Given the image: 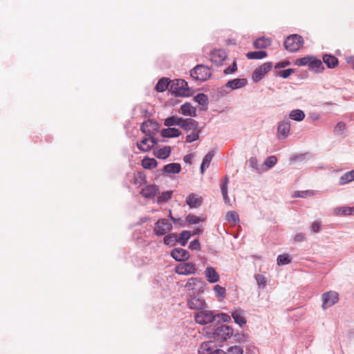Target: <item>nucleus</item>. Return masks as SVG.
Masks as SVG:
<instances>
[{
    "mask_svg": "<svg viewBox=\"0 0 354 354\" xmlns=\"http://www.w3.org/2000/svg\"><path fill=\"white\" fill-rule=\"evenodd\" d=\"M141 165L145 169H151L157 167L158 162L153 158L144 157Z\"/></svg>",
    "mask_w": 354,
    "mask_h": 354,
    "instance_id": "nucleus-27",
    "label": "nucleus"
},
{
    "mask_svg": "<svg viewBox=\"0 0 354 354\" xmlns=\"http://www.w3.org/2000/svg\"><path fill=\"white\" fill-rule=\"evenodd\" d=\"M213 290H214L216 297H225V293H226V290H225V288H223L219 285H216V286H214Z\"/></svg>",
    "mask_w": 354,
    "mask_h": 354,
    "instance_id": "nucleus-47",
    "label": "nucleus"
},
{
    "mask_svg": "<svg viewBox=\"0 0 354 354\" xmlns=\"http://www.w3.org/2000/svg\"><path fill=\"white\" fill-rule=\"evenodd\" d=\"M248 84L246 78H236L229 80L225 85V88L236 90L245 86Z\"/></svg>",
    "mask_w": 354,
    "mask_h": 354,
    "instance_id": "nucleus-13",
    "label": "nucleus"
},
{
    "mask_svg": "<svg viewBox=\"0 0 354 354\" xmlns=\"http://www.w3.org/2000/svg\"><path fill=\"white\" fill-rule=\"evenodd\" d=\"M194 100L198 104L203 106V109H207L208 104V97L204 93H198L196 96H194Z\"/></svg>",
    "mask_w": 354,
    "mask_h": 354,
    "instance_id": "nucleus-34",
    "label": "nucleus"
},
{
    "mask_svg": "<svg viewBox=\"0 0 354 354\" xmlns=\"http://www.w3.org/2000/svg\"><path fill=\"white\" fill-rule=\"evenodd\" d=\"M190 75L196 80L206 81L211 76L210 68L203 64H198L190 71Z\"/></svg>",
    "mask_w": 354,
    "mask_h": 354,
    "instance_id": "nucleus-3",
    "label": "nucleus"
},
{
    "mask_svg": "<svg viewBox=\"0 0 354 354\" xmlns=\"http://www.w3.org/2000/svg\"><path fill=\"white\" fill-rule=\"evenodd\" d=\"M305 113L301 109H294L289 113L290 119L301 122L305 118Z\"/></svg>",
    "mask_w": 354,
    "mask_h": 354,
    "instance_id": "nucleus-32",
    "label": "nucleus"
},
{
    "mask_svg": "<svg viewBox=\"0 0 354 354\" xmlns=\"http://www.w3.org/2000/svg\"><path fill=\"white\" fill-rule=\"evenodd\" d=\"M322 308L326 309L335 305L339 301V294L335 291H328L322 296Z\"/></svg>",
    "mask_w": 354,
    "mask_h": 354,
    "instance_id": "nucleus-6",
    "label": "nucleus"
},
{
    "mask_svg": "<svg viewBox=\"0 0 354 354\" xmlns=\"http://www.w3.org/2000/svg\"><path fill=\"white\" fill-rule=\"evenodd\" d=\"M204 274L207 280L211 283L218 282L220 280L218 273L212 266L207 267Z\"/></svg>",
    "mask_w": 354,
    "mask_h": 354,
    "instance_id": "nucleus-18",
    "label": "nucleus"
},
{
    "mask_svg": "<svg viewBox=\"0 0 354 354\" xmlns=\"http://www.w3.org/2000/svg\"><path fill=\"white\" fill-rule=\"evenodd\" d=\"M172 195V191H167L162 192L158 198L157 202L158 203H162L167 202Z\"/></svg>",
    "mask_w": 354,
    "mask_h": 354,
    "instance_id": "nucleus-43",
    "label": "nucleus"
},
{
    "mask_svg": "<svg viewBox=\"0 0 354 354\" xmlns=\"http://www.w3.org/2000/svg\"><path fill=\"white\" fill-rule=\"evenodd\" d=\"M178 242V239L176 234H170L165 236L164 243L168 245H175Z\"/></svg>",
    "mask_w": 354,
    "mask_h": 354,
    "instance_id": "nucleus-37",
    "label": "nucleus"
},
{
    "mask_svg": "<svg viewBox=\"0 0 354 354\" xmlns=\"http://www.w3.org/2000/svg\"><path fill=\"white\" fill-rule=\"evenodd\" d=\"M218 316L220 317L225 322H230L231 319L230 317L225 313H221Z\"/></svg>",
    "mask_w": 354,
    "mask_h": 354,
    "instance_id": "nucleus-63",
    "label": "nucleus"
},
{
    "mask_svg": "<svg viewBox=\"0 0 354 354\" xmlns=\"http://www.w3.org/2000/svg\"><path fill=\"white\" fill-rule=\"evenodd\" d=\"M183 118H178L176 116H171L165 120L164 124L166 127H172L174 125H178L180 127L182 123Z\"/></svg>",
    "mask_w": 354,
    "mask_h": 354,
    "instance_id": "nucleus-35",
    "label": "nucleus"
},
{
    "mask_svg": "<svg viewBox=\"0 0 354 354\" xmlns=\"http://www.w3.org/2000/svg\"><path fill=\"white\" fill-rule=\"evenodd\" d=\"M233 333L234 330L231 326L221 325L215 330L214 336L217 340L225 341L233 335Z\"/></svg>",
    "mask_w": 354,
    "mask_h": 354,
    "instance_id": "nucleus-5",
    "label": "nucleus"
},
{
    "mask_svg": "<svg viewBox=\"0 0 354 354\" xmlns=\"http://www.w3.org/2000/svg\"><path fill=\"white\" fill-rule=\"evenodd\" d=\"M268 54L264 50L251 51L246 54V57L249 59H261L267 57Z\"/></svg>",
    "mask_w": 354,
    "mask_h": 354,
    "instance_id": "nucleus-33",
    "label": "nucleus"
},
{
    "mask_svg": "<svg viewBox=\"0 0 354 354\" xmlns=\"http://www.w3.org/2000/svg\"><path fill=\"white\" fill-rule=\"evenodd\" d=\"M272 68V62H265L260 66L255 68L252 73V79L254 82H257L261 80L265 74L268 73Z\"/></svg>",
    "mask_w": 354,
    "mask_h": 354,
    "instance_id": "nucleus-9",
    "label": "nucleus"
},
{
    "mask_svg": "<svg viewBox=\"0 0 354 354\" xmlns=\"http://www.w3.org/2000/svg\"><path fill=\"white\" fill-rule=\"evenodd\" d=\"M255 279L259 285V286L261 288H264L266 285V278L262 274H256Z\"/></svg>",
    "mask_w": 354,
    "mask_h": 354,
    "instance_id": "nucleus-51",
    "label": "nucleus"
},
{
    "mask_svg": "<svg viewBox=\"0 0 354 354\" xmlns=\"http://www.w3.org/2000/svg\"><path fill=\"white\" fill-rule=\"evenodd\" d=\"M237 71V64L236 62H234L231 65H230L228 67H227L224 70V74L225 75H230L232 74L233 73L236 72Z\"/></svg>",
    "mask_w": 354,
    "mask_h": 354,
    "instance_id": "nucleus-52",
    "label": "nucleus"
},
{
    "mask_svg": "<svg viewBox=\"0 0 354 354\" xmlns=\"http://www.w3.org/2000/svg\"><path fill=\"white\" fill-rule=\"evenodd\" d=\"M229 183V177L228 176H225L224 179L223 180V182L221 185V193L223 197L224 202L226 204L230 203V199L228 196V192H227V186Z\"/></svg>",
    "mask_w": 354,
    "mask_h": 354,
    "instance_id": "nucleus-25",
    "label": "nucleus"
},
{
    "mask_svg": "<svg viewBox=\"0 0 354 354\" xmlns=\"http://www.w3.org/2000/svg\"><path fill=\"white\" fill-rule=\"evenodd\" d=\"M160 124L153 120L143 122L140 127L141 131L147 136H151L160 129Z\"/></svg>",
    "mask_w": 354,
    "mask_h": 354,
    "instance_id": "nucleus-7",
    "label": "nucleus"
},
{
    "mask_svg": "<svg viewBox=\"0 0 354 354\" xmlns=\"http://www.w3.org/2000/svg\"><path fill=\"white\" fill-rule=\"evenodd\" d=\"M193 158H194L193 154H192V153L187 154L186 156H184L183 160L186 163H188L190 165V164H192V160Z\"/></svg>",
    "mask_w": 354,
    "mask_h": 354,
    "instance_id": "nucleus-61",
    "label": "nucleus"
},
{
    "mask_svg": "<svg viewBox=\"0 0 354 354\" xmlns=\"http://www.w3.org/2000/svg\"><path fill=\"white\" fill-rule=\"evenodd\" d=\"M189 248L192 250H199L201 249L200 242L197 239L194 240L189 243Z\"/></svg>",
    "mask_w": 354,
    "mask_h": 354,
    "instance_id": "nucleus-55",
    "label": "nucleus"
},
{
    "mask_svg": "<svg viewBox=\"0 0 354 354\" xmlns=\"http://www.w3.org/2000/svg\"><path fill=\"white\" fill-rule=\"evenodd\" d=\"M171 223H156L153 232L156 235H164L171 230Z\"/></svg>",
    "mask_w": 354,
    "mask_h": 354,
    "instance_id": "nucleus-16",
    "label": "nucleus"
},
{
    "mask_svg": "<svg viewBox=\"0 0 354 354\" xmlns=\"http://www.w3.org/2000/svg\"><path fill=\"white\" fill-rule=\"evenodd\" d=\"M315 194V192L314 190L296 191L292 195V197L307 198L314 196Z\"/></svg>",
    "mask_w": 354,
    "mask_h": 354,
    "instance_id": "nucleus-38",
    "label": "nucleus"
},
{
    "mask_svg": "<svg viewBox=\"0 0 354 354\" xmlns=\"http://www.w3.org/2000/svg\"><path fill=\"white\" fill-rule=\"evenodd\" d=\"M185 221H205V218L196 216L195 215L189 214Z\"/></svg>",
    "mask_w": 354,
    "mask_h": 354,
    "instance_id": "nucleus-57",
    "label": "nucleus"
},
{
    "mask_svg": "<svg viewBox=\"0 0 354 354\" xmlns=\"http://www.w3.org/2000/svg\"><path fill=\"white\" fill-rule=\"evenodd\" d=\"M180 109L182 113L184 115L196 117V109L192 106L189 103H185L181 105Z\"/></svg>",
    "mask_w": 354,
    "mask_h": 354,
    "instance_id": "nucleus-26",
    "label": "nucleus"
},
{
    "mask_svg": "<svg viewBox=\"0 0 354 354\" xmlns=\"http://www.w3.org/2000/svg\"><path fill=\"white\" fill-rule=\"evenodd\" d=\"M250 167L255 171H258V161L256 158H251L249 162Z\"/></svg>",
    "mask_w": 354,
    "mask_h": 354,
    "instance_id": "nucleus-56",
    "label": "nucleus"
},
{
    "mask_svg": "<svg viewBox=\"0 0 354 354\" xmlns=\"http://www.w3.org/2000/svg\"><path fill=\"white\" fill-rule=\"evenodd\" d=\"M150 138H144L140 142H137V147L142 151L147 152L153 148V145H150Z\"/></svg>",
    "mask_w": 354,
    "mask_h": 354,
    "instance_id": "nucleus-29",
    "label": "nucleus"
},
{
    "mask_svg": "<svg viewBox=\"0 0 354 354\" xmlns=\"http://www.w3.org/2000/svg\"><path fill=\"white\" fill-rule=\"evenodd\" d=\"M171 91L176 96L187 97L190 92L187 86V82L182 79H176L172 81L170 86Z\"/></svg>",
    "mask_w": 354,
    "mask_h": 354,
    "instance_id": "nucleus-2",
    "label": "nucleus"
},
{
    "mask_svg": "<svg viewBox=\"0 0 354 354\" xmlns=\"http://www.w3.org/2000/svg\"><path fill=\"white\" fill-rule=\"evenodd\" d=\"M171 256L178 261H184L189 259V252L183 248H174L171 252Z\"/></svg>",
    "mask_w": 354,
    "mask_h": 354,
    "instance_id": "nucleus-14",
    "label": "nucleus"
},
{
    "mask_svg": "<svg viewBox=\"0 0 354 354\" xmlns=\"http://www.w3.org/2000/svg\"><path fill=\"white\" fill-rule=\"evenodd\" d=\"M304 44V39L301 36L297 34L290 35L286 37L283 45L285 48L292 53L299 50Z\"/></svg>",
    "mask_w": 354,
    "mask_h": 354,
    "instance_id": "nucleus-1",
    "label": "nucleus"
},
{
    "mask_svg": "<svg viewBox=\"0 0 354 354\" xmlns=\"http://www.w3.org/2000/svg\"><path fill=\"white\" fill-rule=\"evenodd\" d=\"M169 81L168 78L162 77L160 79L156 86V89L158 92L165 91L169 85Z\"/></svg>",
    "mask_w": 354,
    "mask_h": 354,
    "instance_id": "nucleus-36",
    "label": "nucleus"
},
{
    "mask_svg": "<svg viewBox=\"0 0 354 354\" xmlns=\"http://www.w3.org/2000/svg\"><path fill=\"white\" fill-rule=\"evenodd\" d=\"M308 153H301L292 156L290 158V162H300L304 161L305 160V158Z\"/></svg>",
    "mask_w": 354,
    "mask_h": 354,
    "instance_id": "nucleus-53",
    "label": "nucleus"
},
{
    "mask_svg": "<svg viewBox=\"0 0 354 354\" xmlns=\"http://www.w3.org/2000/svg\"><path fill=\"white\" fill-rule=\"evenodd\" d=\"M225 53L221 50L213 51L212 53V62H221L225 59Z\"/></svg>",
    "mask_w": 354,
    "mask_h": 354,
    "instance_id": "nucleus-41",
    "label": "nucleus"
},
{
    "mask_svg": "<svg viewBox=\"0 0 354 354\" xmlns=\"http://www.w3.org/2000/svg\"><path fill=\"white\" fill-rule=\"evenodd\" d=\"M187 305L191 309H202L205 306V302L203 299L193 297L187 301Z\"/></svg>",
    "mask_w": 354,
    "mask_h": 354,
    "instance_id": "nucleus-20",
    "label": "nucleus"
},
{
    "mask_svg": "<svg viewBox=\"0 0 354 354\" xmlns=\"http://www.w3.org/2000/svg\"><path fill=\"white\" fill-rule=\"evenodd\" d=\"M354 180V170H351L344 173L339 180L340 185H346Z\"/></svg>",
    "mask_w": 354,
    "mask_h": 354,
    "instance_id": "nucleus-31",
    "label": "nucleus"
},
{
    "mask_svg": "<svg viewBox=\"0 0 354 354\" xmlns=\"http://www.w3.org/2000/svg\"><path fill=\"white\" fill-rule=\"evenodd\" d=\"M310 57L311 56H305L304 57H301V58H299V59H297L295 62V64L299 66H309V62L310 61Z\"/></svg>",
    "mask_w": 354,
    "mask_h": 354,
    "instance_id": "nucleus-49",
    "label": "nucleus"
},
{
    "mask_svg": "<svg viewBox=\"0 0 354 354\" xmlns=\"http://www.w3.org/2000/svg\"><path fill=\"white\" fill-rule=\"evenodd\" d=\"M191 237V232L190 231H183L180 233V236L178 239V242L183 246H185L187 244V241Z\"/></svg>",
    "mask_w": 354,
    "mask_h": 354,
    "instance_id": "nucleus-39",
    "label": "nucleus"
},
{
    "mask_svg": "<svg viewBox=\"0 0 354 354\" xmlns=\"http://www.w3.org/2000/svg\"><path fill=\"white\" fill-rule=\"evenodd\" d=\"M225 221H239V214L234 211L228 212L225 215Z\"/></svg>",
    "mask_w": 354,
    "mask_h": 354,
    "instance_id": "nucleus-46",
    "label": "nucleus"
},
{
    "mask_svg": "<svg viewBox=\"0 0 354 354\" xmlns=\"http://www.w3.org/2000/svg\"><path fill=\"white\" fill-rule=\"evenodd\" d=\"M203 198L198 195L192 193L186 197V203L190 208H196L201 205Z\"/></svg>",
    "mask_w": 354,
    "mask_h": 354,
    "instance_id": "nucleus-15",
    "label": "nucleus"
},
{
    "mask_svg": "<svg viewBox=\"0 0 354 354\" xmlns=\"http://www.w3.org/2000/svg\"><path fill=\"white\" fill-rule=\"evenodd\" d=\"M181 171V166L179 163H169L165 165L162 169V173L166 174H179Z\"/></svg>",
    "mask_w": 354,
    "mask_h": 354,
    "instance_id": "nucleus-24",
    "label": "nucleus"
},
{
    "mask_svg": "<svg viewBox=\"0 0 354 354\" xmlns=\"http://www.w3.org/2000/svg\"><path fill=\"white\" fill-rule=\"evenodd\" d=\"M206 283L199 278H190L188 279L185 288L187 291L192 292L194 295L203 292Z\"/></svg>",
    "mask_w": 354,
    "mask_h": 354,
    "instance_id": "nucleus-4",
    "label": "nucleus"
},
{
    "mask_svg": "<svg viewBox=\"0 0 354 354\" xmlns=\"http://www.w3.org/2000/svg\"><path fill=\"white\" fill-rule=\"evenodd\" d=\"M232 316L234 319V322L240 326H243L246 324V319L243 316L242 310H235L232 313Z\"/></svg>",
    "mask_w": 354,
    "mask_h": 354,
    "instance_id": "nucleus-30",
    "label": "nucleus"
},
{
    "mask_svg": "<svg viewBox=\"0 0 354 354\" xmlns=\"http://www.w3.org/2000/svg\"><path fill=\"white\" fill-rule=\"evenodd\" d=\"M290 122L288 120L286 119L281 121L277 127V136L280 139L286 138L290 134Z\"/></svg>",
    "mask_w": 354,
    "mask_h": 354,
    "instance_id": "nucleus-10",
    "label": "nucleus"
},
{
    "mask_svg": "<svg viewBox=\"0 0 354 354\" xmlns=\"http://www.w3.org/2000/svg\"><path fill=\"white\" fill-rule=\"evenodd\" d=\"M346 124L344 122H339L335 127L334 133L337 136H342L346 131Z\"/></svg>",
    "mask_w": 354,
    "mask_h": 354,
    "instance_id": "nucleus-42",
    "label": "nucleus"
},
{
    "mask_svg": "<svg viewBox=\"0 0 354 354\" xmlns=\"http://www.w3.org/2000/svg\"><path fill=\"white\" fill-rule=\"evenodd\" d=\"M270 44L271 41L269 39L265 37H261L253 42V46L255 48H266L269 46Z\"/></svg>",
    "mask_w": 354,
    "mask_h": 354,
    "instance_id": "nucleus-28",
    "label": "nucleus"
},
{
    "mask_svg": "<svg viewBox=\"0 0 354 354\" xmlns=\"http://www.w3.org/2000/svg\"><path fill=\"white\" fill-rule=\"evenodd\" d=\"M176 272L181 275L194 274L196 272L195 265L192 263L180 264L176 268Z\"/></svg>",
    "mask_w": 354,
    "mask_h": 354,
    "instance_id": "nucleus-11",
    "label": "nucleus"
},
{
    "mask_svg": "<svg viewBox=\"0 0 354 354\" xmlns=\"http://www.w3.org/2000/svg\"><path fill=\"white\" fill-rule=\"evenodd\" d=\"M180 127L186 131L198 130V122L192 118H183Z\"/></svg>",
    "mask_w": 354,
    "mask_h": 354,
    "instance_id": "nucleus-17",
    "label": "nucleus"
},
{
    "mask_svg": "<svg viewBox=\"0 0 354 354\" xmlns=\"http://www.w3.org/2000/svg\"><path fill=\"white\" fill-rule=\"evenodd\" d=\"M277 162V158L276 156H270L265 160L264 165H266L268 168H271L276 165Z\"/></svg>",
    "mask_w": 354,
    "mask_h": 354,
    "instance_id": "nucleus-50",
    "label": "nucleus"
},
{
    "mask_svg": "<svg viewBox=\"0 0 354 354\" xmlns=\"http://www.w3.org/2000/svg\"><path fill=\"white\" fill-rule=\"evenodd\" d=\"M228 352L232 353V354H243V350L237 346L230 347Z\"/></svg>",
    "mask_w": 354,
    "mask_h": 354,
    "instance_id": "nucleus-58",
    "label": "nucleus"
},
{
    "mask_svg": "<svg viewBox=\"0 0 354 354\" xmlns=\"http://www.w3.org/2000/svg\"><path fill=\"white\" fill-rule=\"evenodd\" d=\"M277 261L279 266L287 265L291 263V259L288 254H283L277 257Z\"/></svg>",
    "mask_w": 354,
    "mask_h": 354,
    "instance_id": "nucleus-40",
    "label": "nucleus"
},
{
    "mask_svg": "<svg viewBox=\"0 0 354 354\" xmlns=\"http://www.w3.org/2000/svg\"><path fill=\"white\" fill-rule=\"evenodd\" d=\"M306 240L304 235L302 233L297 234L294 237V241L295 242H301Z\"/></svg>",
    "mask_w": 354,
    "mask_h": 354,
    "instance_id": "nucleus-59",
    "label": "nucleus"
},
{
    "mask_svg": "<svg viewBox=\"0 0 354 354\" xmlns=\"http://www.w3.org/2000/svg\"><path fill=\"white\" fill-rule=\"evenodd\" d=\"M171 153V147L165 146L162 148L153 151V155L158 159L165 160L169 157Z\"/></svg>",
    "mask_w": 354,
    "mask_h": 354,
    "instance_id": "nucleus-21",
    "label": "nucleus"
},
{
    "mask_svg": "<svg viewBox=\"0 0 354 354\" xmlns=\"http://www.w3.org/2000/svg\"><path fill=\"white\" fill-rule=\"evenodd\" d=\"M320 230V223H313L312 225V232H318Z\"/></svg>",
    "mask_w": 354,
    "mask_h": 354,
    "instance_id": "nucleus-62",
    "label": "nucleus"
},
{
    "mask_svg": "<svg viewBox=\"0 0 354 354\" xmlns=\"http://www.w3.org/2000/svg\"><path fill=\"white\" fill-rule=\"evenodd\" d=\"M290 64V62L288 61H282L279 62L275 65L276 68H285L286 66H288Z\"/></svg>",
    "mask_w": 354,
    "mask_h": 354,
    "instance_id": "nucleus-60",
    "label": "nucleus"
},
{
    "mask_svg": "<svg viewBox=\"0 0 354 354\" xmlns=\"http://www.w3.org/2000/svg\"><path fill=\"white\" fill-rule=\"evenodd\" d=\"M150 138V145H153V147L156 145L158 144V140L157 138H156L155 137H153L152 136V134L151 136H149V138Z\"/></svg>",
    "mask_w": 354,
    "mask_h": 354,
    "instance_id": "nucleus-64",
    "label": "nucleus"
},
{
    "mask_svg": "<svg viewBox=\"0 0 354 354\" xmlns=\"http://www.w3.org/2000/svg\"><path fill=\"white\" fill-rule=\"evenodd\" d=\"M315 73H321L324 70V66L322 61L315 56L310 57V61L308 66Z\"/></svg>",
    "mask_w": 354,
    "mask_h": 354,
    "instance_id": "nucleus-19",
    "label": "nucleus"
},
{
    "mask_svg": "<svg viewBox=\"0 0 354 354\" xmlns=\"http://www.w3.org/2000/svg\"><path fill=\"white\" fill-rule=\"evenodd\" d=\"M201 133V129H198V130H196L194 132L192 133L191 134H188L186 136V142L188 143H190L194 141L198 140Z\"/></svg>",
    "mask_w": 354,
    "mask_h": 354,
    "instance_id": "nucleus-45",
    "label": "nucleus"
},
{
    "mask_svg": "<svg viewBox=\"0 0 354 354\" xmlns=\"http://www.w3.org/2000/svg\"><path fill=\"white\" fill-rule=\"evenodd\" d=\"M350 212V207L342 206L334 209V214L336 215L348 216Z\"/></svg>",
    "mask_w": 354,
    "mask_h": 354,
    "instance_id": "nucleus-44",
    "label": "nucleus"
},
{
    "mask_svg": "<svg viewBox=\"0 0 354 354\" xmlns=\"http://www.w3.org/2000/svg\"><path fill=\"white\" fill-rule=\"evenodd\" d=\"M215 318L214 315L212 311L209 310H200L196 313L194 319L196 322L200 324H207L214 321Z\"/></svg>",
    "mask_w": 354,
    "mask_h": 354,
    "instance_id": "nucleus-8",
    "label": "nucleus"
},
{
    "mask_svg": "<svg viewBox=\"0 0 354 354\" xmlns=\"http://www.w3.org/2000/svg\"><path fill=\"white\" fill-rule=\"evenodd\" d=\"M181 134V132L179 129L174 127H169L166 129H163L160 135L163 138H177Z\"/></svg>",
    "mask_w": 354,
    "mask_h": 354,
    "instance_id": "nucleus-22",
    "label": "nucleus"
},
{
    "mask_svg": "<svg viewBox=\"0 0 354 354\" xmlns=\"http://www.w3.org/2000/svg\"><path fill=\"white\" fill-rule=\"evenodd\" d=\"M323 62L328 68H334L338 64V59L330 54H325L322 57Z\"/></svg>",
    "mask_w": 354,
    "mask_h": 354,
    "instance_id": "nucleus-23",
    "label": "nucleus"
},
{
    "mask_svg": "<svg viewBox=\"0 0 354 354\" xmlns=\"http://www.w3.org/2000/svg\"><path fill=\"white\" fill-rule=\"evenodd\" d=\"M295 72L293 68L285 69L282 71H279V76L283 79L288 78L292 73Z\"/></svg>",
    "mask_w": 354,
    "mask_h": 354,
    "instance_id": "nucleus-54",
    "label": "nucleus"
},
{
    "mask_svg": "<svg viewBox=\"0 0 354 354\" xmlns=\"http://www.w3.org/2000/svg\"><path fill=\"white\" fill-rule=\"evenodd\" d=\"M159 192V187L156 185H148L143 187L140 194L145 198H154Z\"/></svg>",
    "mask_w": 354,
    "mask_h": 354,
    "instance_id": "nucleus-12",
    "label": "nucleus"
},
{
    "mask_svg": "<svg viewBox=\"0 0 354 354\" xmlns=\"http://www.w3.org/2000/svg\"><path fill=\"white\" fill-rule=\"evenodd\" d=\"M214 156V151H211L208 152L203 158L202 164H203V165H206V167H209Z\"/></svg>",
    "mask_w": 354,
    "mask_h": 354,
    "instance_id": "nucleus-48",
    "label": "nucleus"
}]
</instances>
